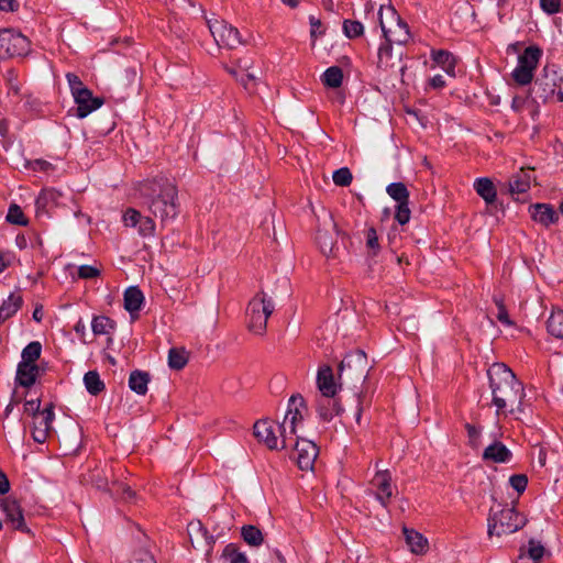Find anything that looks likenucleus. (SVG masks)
Segmentation results:
<instances>
[{
    "label": "nucleus",
    "instance_id": "f257e3e1",
    "mask_svg": "<svg viewBox=\"0 0 563 563\" xmlns=\"http://www.w3.org/2000/svg\"><path fill=\"white\" fill-rule=\"evenodd\" d=\"M489 387L492 389V402L496 407V416L514 413V405L517 404V410L522 411L521 402L525 391L521 382H519L514 372L504 363H494L487 371Z\"/></svg>",
    "mask_w": 563,
    "mask_h": 563
},
{
    "label": "nucleus",
    "instance_id": "f03ea898",
    "mask_svg": "<svg viewBox=\"0 0 563 563\" xmlns=\"http://www.w3.org/2000/svg\"><path fill=\"white\" fill-rule=\"evenodd\" d=\"M143 205L162 223L174 220L179 213L178 189L167 178L145 180L140 186Z\"/></svg>",
    "mask_w": 563,
    "mask_h": 563
},
{
    "label": "nucleus",
    "instance_id": "7ed1b4c3",
    "mask_svg": "<svg viewBox=\"0 0 563 563\" xmlns=\"http://www.w3.org/2000/svg\"><path fill=\"white\" fill-rule=\"evenodd\" d=\"M274 311V302L264 291L257 292L247 306V328L257 335L266 332L267 320Z\"/></svg>",
    "mask_w": 563,
    "mask_h": 563
},
{
    "label": "nucleus",
    "instance_id": "20e7f679",
    "mask_svg": "<svg viewBox=\"0 0 563 563\" xmlns=\"http://www.w3.org/2000/svg\"><path fill=\"white\" fill-rule=\"evenodd\" d=\"M527 523V519L515 508L506 507L498 511L492 510L488 517V536L501 537L511 534Z\"/></svg>",
    "mask_w": 563,
    "mask_h": 563
},
{
    "label": "nucleus",
    "instance_id": "39448f33",
    "mask_svg": "<svg viewBox=\"0 0 563 563\" xmlns=\"http://www.w3.org/2000/svg\"><path fill=\"white\" fill-rule=\"evenodd\" d=\"M560 74L545 66L542 73L536 78L529 92V100L532 103L541 104L556 99V87Z\"/></svg>",
    "mask_w": 563,
    "mask_h": 563
},
{
    "label": "nucleus",
    "instance_id": "423d86ee",
    "mask_svg": "<svg viewBox=\"0 0 563 563\" xmlns=\"http://www.w3.org/2000/svg\"><path fill=\"white\" fill-rule=\"evenodd\" d=\"M254 435L258 442L264 443L269 450H282L288 448L290 439L280 423L272 420H260L255 422Z\"/></svg>",
    "mask_w": 563,
    "mask_h": 563
},
{
    "label": "nucleus",
    "instance_id": "0eeeda50",
    "mask_svg": "<svg viewBox=\"0 0 563 563\" xmlns=\"http://www.w3.org/2000/svg\"><path fill=\"white\" fill-rule=\"evenodd\" d=\"M367 355L362 350H355L345 355L339 364V379L363 380L367 379L369 371Z\"/></svg>",
    "mask_w": 563,
    "mask_h": 563
},
{
    "label": "nucleus",
    "instance_id": "6e6552de",
    "mask_svg": "<svg viewBox=\"0 0 563 563\" xmlns=\"http://www.w3.org/2000/svg\"><path fill=\"white\" fill-rule=\"evenodd\" d=\"M30 49L31 43L26 36L13 30H0V58L23 57Z\"/></svg>",
    "mask_w": 563,
    "mask_h": 563
},
{
    "label": "nucleus",
    "instance_id": "1a4fd4ad",
    "mask_svg": "<svg viewBox=\"0 0 563 563\" xmlns=\"http://www.w3.org/2000/svg\"><path fill=\"white\" fill-rule=\"evenodd\" d=\"M542 51L537 46L527 47L518 57V65L512 70V78L516 84L526 86L532 81L533 71L541 58Z\"/></svg>",
    "mask_w": 563,
    "mask_h": 563
},
{
    "label": "nucleus",
    "instance_id": "9d476101",
    "mask_svg": "<svg viewBox=\"0 0 563 563\" xmlns=\"http://www.w3.org/2000/svg\"><path fill=\"white\" fill-rule=\"evenodd\" d=\"M391 18V24L387 25L383 19V9L379 10V24L386 43L406 44L410 40V32L407 23L400 19L396 11L391 8L387 10Z\"/></svg>",
    "mask_w": 563,
    "mask_h": 563
},
{
    "label": "nucleus",
    "instance_id": "9b49d317",
    "mask_svg": "<svg viewBox=\"0 0 563 563\" xmlns=\"http://www.w3.org/2000/svg\"><path fill=\"white\" fill-rule=\"evenodd\" d=\"M208 27L214 41L220 47L229 49L236 48L239 45L244 44L241 38L240 32L236 27L228 24L223 20H208Z\"/></svg>",
    "mask_w": 563,
    "mask_h": 563
},
{
    "label": "nucleus",
    "instance_id": "f8f14e48",
    "mask_svg": "<svg viewBox=\"0 0 563 563\" xmlns=\"http://www.w3.org/2000/svg\"><path fill=\"white\" fill-rule=\"evenodd\" d=\"M306 410V401L301 395H292L289 398L287 412L280 423L288 437L296 434L297 424L302 422Z\"/></svg>",
    "mask_w": 563,
    "mask_h": 563
},
{
    "label": "nucleus",
    "instance_id": "ddd939ff",
    "mask_svg": "<svg viewBox=\"0 0 563 563\" xmlns=\"http://www.w3.org/2000/svg\"><path fill=\"white\" fill-rule=\"evenodd\" d=\"M294 451L295 453L291 459L296 461L300 470L308 471L313 468L319 450L312 441L297 438Z\"/></svg>",
    "mask_w": 563,
    "mask_h": 563
},
{
    "label": "nucleus",
    "instance_id": "4468645a",
    "mask_svg": "<svg viewBox=\"0 0 563 563\" xmlns=\"http://www.w3.org/2000/svg\"><path fill=\"white\" fill-rule=\"evenodd\" d=\"M0 507L5 515L7 522L10 523L14 530L30 532L24 520L22 507L15 498H3L0 503Z\"/></svg>",
    "mask_w": 563,
    "mask_h": 563
},
{
    "label": "nucleus",
    "instance_id": "2eb2a0df",
    "mask_svg": "<svg viewBox=\"0 0 563 563\" xmlns=\"http://www.w3.org/2000/svg\"><path fill=\"white\" fill-rule=\"evenodd\" d=\"M393 478L388 471H378L371 481L372 487L375 489L376 499L386 507L390 501L395 486H393Z\"/></svg>",
    "mask_w": 563,
    "mask_h": 563
},
{
    "label": "nucleus",
    "instance_id": "dca6fc26",
    "mask_svg": "<svg viewBox=\"0 0 563 563\" xmlns=\"http://www.w3.org/2000/svg\"><path fill=\"white\" fill-rule=\"evenodd\" d=\"M75 103L77 104L76 115L79 119H84L89 115L95 110L99 109L103 104V99L99 97H93L90 89H85L78 91L73 96Z\"/></svg>",
    "mask_w": 563,
    "mask_h": 563
},
{
    "label": "nucleus",
    "instance_id": "f3484780",
    "mask_svg": "<svg viewBox=\"0 0 563 563\" xmlns=\"http://www.w3.org/2000/svg\"><path fill=\"white\" fill-rule=\"evenodd\" d=\"M317 386L320 396L334 397L340 389V384L335 382L333 369L329 365H322L317 373Z\"/></svg>",
    "mask_w": 563,
    "mask_h": 563
},
{
    "label": "nucleus",
    "instance_id": "a211bd4d",
    "mask_svg": "<svg viewBox=\"0 0 563 563\" xmlns=\"http://www.w3.org/2000/svg\"><path fill=\"white\" fill-rule=\"evenodd\" d=\"M401 62V53L398 55L393 54V46L389 43H384L379 46L377 52V67L388 71L396 67H399L400 70L404 69V66H400Z\"/></svg>",
    "mask_w": 563,
    "mask_h": 563
},
{
    "label": "nucleus",
    "instance_id": "6ab92c4d",
    "mask_svg": "<svg viewBox=\"0 0 563 563\" xmlns=\"http://www.w3.org/2000/svg\"><path fill=\"white\" fill-rule=\"evenodd\" d=\"M60 196V192L53 188L43 189L35 201L36 216H48L49 211L58 205Z\"/></svg>",
    "mask_w": 563,
    "mask_h": 563
},
{
    "label": "nucleus",
    "instance_id": "aec40b11",
    "mask_svg": "<svg viewBox=\"0 0 563 563\" xmlns=\"http://www.w3.org/2000/svg\"><path fill=\"white\" fill-rule=\"evenodd\" d=\"M482 459L485 462L509 463L512 459V453L504 443L494 441L484 450Z\"/></svg>",
    "mask_w": 563,
    "mask_h": 563
},
{
    "label": "nucleus",
    "instance_id": "412c9836",
    "mask_svg": "<svg viewBox=\"0 0 563 563\" xmlns=\"http://www.w3.org/2000/svg\"><path fill=\"white\" fill-rule=\"evenodd\" d=\"M531 218L544 225L549 227L559 220V216L552 206L548 203H536L530 207Z\"/></svg>",
    "mask_w": 563,
    "mask_h": 563
},
{
    "label": "nucleus",
    "instance_id": "4be33fe9",
    "mask_svg": "<svg viewBox=\"0 0 563 563\" xmlns=\"http://www.w3.org/2000/svg\"><path fill=\"white\" fill-rule=\"evenodd\" d=\"M343 411L340 402L334 397L320 396L318 398V413L323 421H330Z\"/></svg>",
    "mask_w": 563,
    "mask_h": 563
},
{
    "label": "nucleus",
    "instance_id": "5701e85b",
    "mask_svg": "<svg viewBox=\"0 0 563 563\" xmlns=\"http://www.w3.org/2000/svg\"><path fill=\"white\" fill-rule=\"evenodd\" d=\"M40 374V367L36 364L20 362L16 368L15 380L23 387H31L34 385Z\"/></svg>",
    "mask_w": 563,
    "mask_h": 563
},
{
    "label": "nucleus",
    "instance_id": "b1692460",
    "mask_svg": "<svg viewBox=\"0 0 563 563\" xmlns=\"http://www.w3.org/2000/svg\"><path fill=\"white\" fill-rule=\"evenodd\" d=\"M474 189L488 206H492L496 201L497 190L492 179L487 177L477 178L474 183Z\"/></svg>",
    "mask_w": 563,
    "mask_h": 563
},
{
    "label": "nucleus",
    "instance_id": "393cba45",
    "mask_svg": "<svg viewBox=\"0 0 563 563\" xmlns=\"http://www.w3.org/2000/svg\"><path fill=\"white\" fill-rule=\"evenodd\" d=\"M531 180V170L521 168L520 172L514 175L509 180L510 192L512 195L527 192L530 189Z\"/></svg>",
    "mask_w": 563,
    "mask_h": 563
},
{
    "label": "nucleus",
    "instance_id": "a878e982",
    "mask_svg": "<svg viewBox=\"0 0 563 563\" xmlns=\"http://www.w3.org/2000/svg\"><path fill=\"white\" fill-rule=\"evenodd\" d=\"M144 302L143 292L139 287L132 286L124 291V308L130 312H139Z\"/></svg>",
    "mask_w": 563,
    "mask_h": 563
},
{
    "label": "nucleus",
    "instance_id": "bb28decb",
    "mask_svg": "<svg viewBox=\"0 0 563 563\" xmlns=\"http://www.w3.org/2000/svg\"><path fill=\"white\" fill-rule=\"evenodd\" d=\"M433 62L440 66L448 75L455 76L456 59L454 55L448 51H434L432 53Z\"/></svg>",
    "mask_w": 563,
    "mask_h": 563
},
{
    "label": "nucleus",
    "instance_id": "cd10ccee",
    "mask_svg": "<svg viewBox=\"0 0 563 563\" xmlns=\"http://www.w3.org/2000/svg\"><path fill=\"white\" fill-rule=\"evenodd\" d=\"M23 299L20 295L11 294L0 306V323L4 322L21 308Z\"/></svg>",
    "mask_w": 563,
    "mask_h": 563
},
{
    "label": "nucleus",
    "instance_id": "c85d7f7f",
    "mask_svg": "<svg viewBox=\"0 0 563 563\" xmlns=\"http://www.w3.org/2000/svg\"><path fill=\"white\" fill-rule=\"evenodd\" d=\"M150 383V374L143 371H133L129 377V387L137 395H145L147 393V385Z\"/></svg>",
    "mask_w": 563,
    "mask_h": 563
},
{
    "label": "nucleus",
    "instance_id": "c756f323",
    "mask_svg": "<svg viewBox=\"0 0 563 563\" xmlns=\"http://www.w3.org/2000/svg\"><path fill=\"white\" fill-rule=\"evenodd\" d=\"M406 542L409 545L411 552L416 554L423 553L428 548V541L423 536L415 530L404 529Z\"/></svg>",
    "mask_w": 563,
    "mask_h": 563
},
{
    "label": "nucleus",
    "instance_id": "7c9ffc66",
    "mask_svg": "<svg viewBox=\"0 0 563 563\" xmlns=\"http://www.w3.org/2000/svg\"><path fill=\"white\" fill-rule=\"evenodd\" d=\"M84 384L87 391L92 396L99 395L104 389V384L96 371H89L85 374Z\"/></svg>",
    "mask_w": 563,
    "mask_h": 563
},
{
    "label": "nucleus",
    "instance_id": "2f4dec72",
    "mask_svg": "<svg viewBox=\"0 0 563 563\" xmlns=\"http://www.w3.org/2000/svg\"><path fill=\"white\" fill-rule=\"evenodd\" d=\"M114 328V321L106 316L93 317L91 321V329L95 335L110 334Z\"/></svg>",
    "mask_w": 563,
    "mask_h": 563
},
{
    "label": "nucleus",
    "instance_id": "473e14b6",
    "mask_svg": "<svg viewBox=\"0 0 563 563\" xmlns=\"http://www.w3.org/2000/svg\"><path fill=\"white\" fill-rule=\"evenodd\" d=\"M547 329L551 335L563 339V310L552 311L547 322Z\"/></svg>",
    "mask_w": 563,
    "mask_h": 563
},
{
    "label": "nucleus",
    "instance_id": "72a5a7b5",
    "mask_svg": "<svg viewBox=\"0 0 563 563\" xmlns=\"http://www.w3.org/2000/svg\"><path fill=\"white\" fill-rule=\"evenodd\" d=\"M241 534L243 540L251 547H260L264 541L262 531L252 525L243 526Z\"/></svg>",
    "mask_w": 563,
    "mask_h": 563
},
{
    "label": "nucleus",
    "instance_id": "f704fd0d",
    "mask_svg": "<svg viewBox=\"0 0 563 563\" xmlns=\"http://www.w3.org/2000/svg\"><path fill=\"white\" fill-rule=\"evenodd\" d=\"M343 81V71L339 66L329 67L322 75V82L330 88H339Z\"/></svg>",
    "mask_w": 563,
    "mask_h": 563
},
{
    "label": "nucleus",
    "instance_id": "c9c22d12",
    "mask_svg": "<svg viewBox=\"0 0 563 563\" xmlns=\"http://www.w3.org/2000/svg\"><path fill=\"white\" fill-rule=\"evenodd\" d=\"M387 194L397 202V205L406 203L409 199V191L405 184L393 183L386 188Z\"/></svg>",
    "mask_w": 563,
    "mask_h": 563
},
{
    "label": "nucleus",
    "instance_id": "e433bc0d",
    "mask_svg": "<svg viewBox=\"0 0 563 563\" xmlns=\"http://www.w3.org/2000/svg\"><path fill=\"white\" fill-rule=\"evenodd\" d=\"M54 418V406L53 404H49L45 409L41 411L38 419H34L33 428H41L42 430L51 431Z\"/></svg>",
    "mask_w": 563,
    "mask_h": 563
},
{
    "label": "nucleus",
    "instance_id": "4c0bfd02",
    "mask_svg": "<svg viewBox=\"0 0 563 563\" xmlns=\"http://www.w3.org/2000/svg\"><path fill=\"white\" fill-rule=\"evenodd\" d=\"M109 473L110 471L106 468L96 467L90 472L89 481L98 488V489H107L111 488L109 486Z\"/></svg>",
    "mask_w": 563,
    "mask_h": 563
},
{
    "label": "nucleus",
    "instance_id": "58836bf2",
    "mask_svg": "<svg viewBox=\"0 0 563 563\" xmlns=\"http://www.w3.org/2000/svg\"><path fill=\"white\" fill-rule=\"evenodd\" d=\"M42 353V345L37 341L29 343L22 351L21 362L35 364Z\"/></svg>",
    "mask_w": 563,
    "mask_h": 563
},
{
    "label": "nucleus",
    "instance_id": "ea45409f",
    "mask_svg": "<svg viewBox=\"0 0 563 563\" xmlns=\"http://www.w3.org/2000/svg\"><path fill=\"white\" fill-rule=\"evenodd\" d=\"M317 243L321 252L329 256L333 252L335 244L334 238L327 231L318 230L316 235Z\"/></svg>",
    "mask_w": 563,
    "mask_h": 563
},
{
    "label": "nucleus",
    "instance_id": "a19ab883",
    "mask_svg": "<svg viewBox=\"0 0 563 563\" xmlns=\"http://www.w3.org/2000/svg\"><path fill=\"white\" fill-rule=\"evenodd\" d=\"M188 362V356L183 349H170L168 353V365L174 369H181Z\"/></svg>",
    "mask_w": 563,
    "mask_h": 563
},
{
    "label": "nucleus",
    "instance_id": "79ce46f5",
    "mask_svg": "<svg viewBox=\"0 0 563 563\" xmlns=\"http://www.w3.org/2000/svg\"><path fill=\"white\" fill-rule=\"evenodd\" d=\"M222 555L228 559L230 563H249L246 555L240 552L234 543L225 545Z\"/></svg>",
    "mask_w": 563,
    "mask_h": 563
},
{
    "label": "nucleus",
    "instance_id": "37998d69",
    "mask_svg": "<svg viewBox=\"0 0 563 563\" xmlns=\"http://www.w3.org/2000/svg\"><path fill=\"white\" fill-rule=\"evenodd\" d=\"M343 32L349 38H356L363 35L364 26L360 21L356 20H344Z\"/></svg>",
    "mask_w": 563,
    "mask_h": 563
},
{
    "label": "nucleus",
    "instance_id": "c03bdc74",
    "mask_svg": "<svg viewBox=\"0 0 563 563\" xmlns=\"http://www.w3.org/2000/svg\"><path fill=\"white\" fill-rule=\"evenodd\" d=\"M544 547L533 539L528 542V549H525L526 555L533 562L539 563L544 555Z\"/></svg>",
    "mask_w": 563,
    "mask_h": 563
},
{
    "label": "nucleus",
    "instance_id": "a18cd8bd",
    "mask_svg": "<svg viewBox=\"0 0 563 563\" xmlns=\"http://www.w3.org/2000/svg\"><path fill=\"white\" fill-rule=\"evenodd\" d=\"M109 492L112 495L120 496L122 499H124L126 501L132 500L135 495L130 486H128L126 484H123V483H119V482H113L111 485V488H109Z\"/></svg>",
    "mask_w": 563,
    "mask_h": 563
},
{
    "label": "nucleus",
    "instance_id": "49530a36",
    "mask_svg": "<svg viewBox=\"0 0 563 563\" xmlns=\"http://www.w3.org/2000/svg\"><path fill=\"white\" fill-rule=\"evenodd\" d=\"M10 223L25 225L27 223L22 209L18 205H11L7 214Z\"/></svg>",
    "mask_w": 563,
    "mask_h": 563
},
{
    "label": "nucleus",
    "instance_id": "de8ad7c7",
    "mask_svg": "<svg viewBox=\"0 0 563 563\" xmlns=\"http://www.w3.org/2000/svg\"><path fill=\"white\" fill-rule=\"evenodd\" d=\"M333 183L336 186L345 187L352 183V173L347 167H342L333 173Z\"/></svg>",
    "mask_w": 563,
    "mask_h": 563
},
{
    "label": "nucleus",
    "instance_id": "09e8293b",
    "mask_svg": "<svg viewBox=\"0 0 563 563\" xmlns=\"http://www.w3.org/2000/svg\"><path fill=\"white\" fill-rule=\"evenodd\" d=\"M494 302L497 307V314H496L497 320L507 327L512 325L514 323L508 316V312L504 305L503 299L499 297H494Z\"/></svg>",
    "mask_w": 563,
    "mask_h": 563
},
{
    "label": "nucleus",
    "instance_id": "8fccbe9b",
    "mask_svg": "<svg viewBox=\"0 0 563 563\" xmlns=\"http://www.w3.org/2000/svg\"><path fill=\"white\" fill-rule=\"evenodd\" d=\"M142 218L143 216L140 211L134 208H129L123 214V223L125 227L135 228L140 224Z\"/></svg>",
    "mask_w": 563,
    "mask_h": 563
},
{
    "label": "nucleus",
    "instance_id": "3c124183",
    "mask_svg": "<svg viewBox=\"0 0 563 563\" xmlns=\"http://www.w3.org/2000/svg\"><path fill=\"white\" fill-rule=\"evenodd\" d=\"M101 271L97 266L81 265L78 267L77 275L81 279H93L99 277Z\"/></svg>",
    "mask_w": 563,
    "mask_h": 563
},
{
    "label": "nucleus",
    "instance_id": "603ef678",
    "mask_svg": "<svg viewBox=\"0 0 563 563\" xmlns=\"http://www.w3.org/2000/svg\"><path fill=\"white\" fill-rule=\"evenodd\" d=\"M510 486L518 493L522 494L528 485V477L525 474H516L509 478Z\"/></svg>",
    "mask_w": 563,
    "mask_h": 563
},
{
    "label": "nucleus",
    "instance_id": "864d4df0",
    "mask_svg": "<svg viewBox=\"0 0 563 563\" xmlns=\"http://www.w3.org/2000/svg\"><path fill=\"white\" fill-rule=\"evenodd\" d=\"M155 232V222L151 217H144L141 219L139 224V233L142 236H151Z\"/></svg>",
    "mask_w": 563,
    "mask_h": 563
},
{
    "label": "nucleus",
    "instance_id": "5fc2aeb1",
    "mask_svg": "<svg viewBox=\"0 0 563 563\" xmlns=\"http://www.w3.org/2000/svg\"><path fill=\"white\" fill-rule=\"evenodd\" d=\"M66 79L73 96L76 95L78 91L87 89V87L82 84L81 79L74 73H67Z\"/></svg>",
    "mask_w": 563,
    "mask_h": 563
},
{
    "label": "nucleus",
    "instance_id": "6e6d98bb",
    "mask_svg": "<svg viewBox=\"0 0 563 563\" xmlns=\"http://www.w3.org/2000/svg\"><path fill=\"white\" fill-rule=\"evenodd\" d=\"M395 219L401 225H404V224L409 222V220H410V210L408 208V202L397 205L396 213H395Z\"/></svg>",
    "mask_w": 563,
    "mask_h": 563
},
{
    "label": "nucleus",
    "instance_id": "4d7b16f0",
    "mask_svg": "<svg viewBox=\"0 0 563 563\" xmlns=\"http://www.w3.org/2000/svg\"><path fill=\"white\" fill-rule=\"evenodd\" d=\"M366 246L376 255L379 250L377 232L374 228L366 231Z\"/></svg>",
    "mask_w": 563,
    "mask_h": 563
},
{
    "label": "nucleus",
    "instance_id": "13d9d810",
    "mask_svg": "<svg viewBox=\"0 0 563 563\" xmlns=\"http://www.w3.org/2000/svg\"><path fill=\"white\" fill-rule=\"evenodd\" d=\"M540 5L548 14H554L560 11L561 0H540Z\"/></svg>",
    "mask_w": 563,
    "mask_h": 563
},
{
    "label": "nucleus",
    "instance_id": "bf43d9fd",
    "mask_svg": "<svg viewBox=\"0 0 563 563\" xmlns=\"http://www.w3.org/2000/svg\"><path fill=\"white\" fill-rule=\"evenodd\" d=\"M371 402V398L364 391L357 394V411H356V421L360 423L362 412L365 407H367Z\"/></svg>",
    "mask_w": 563,
    "mask_h": 563
},
{
    "label": "nucleus",
    "instance_id": "052dcab7",
    "mask_svg": "<svg viewBox=\"0 0 563 563\" xmlns=\"http://www.w3.org/2000/svg\"><path fill=\"white\" fill-rule=\"evenodd\" d=\"M40 408H41L40 399L27 400L24 404L25 412L32 415L33 419H38V416L41 415Z\"/></svg>",
    "mask_w": 563,
    "mask_h": 563
},
{
    "label": "nucleus",
    "instance_id": "680f3d73",
    "mask_svg": "<svg viewBox=\"0 0 563 563\" xmlns=\"http://www.w3.org/2000/svg\"><path fill=\"white\" fill-rule=\"evenodd\" d=\"M465 429L467 431L470 444L473 448H477L478 446V441H479V435H481V430L477 429L475 426L470 424V423L465 424Z\"/></svg>",
    "mask_w": 563,
    "mask_h": 563
},
{
    "label": "nucleus",
    "instance_id": "e2e57ef3",
    "mask_svg": "<svg viewBox=\"0 0 563 563\" xmlns=\"http://www.w3.org/2000/svg\"><path fill=\"white\" fill-rule=\"evenodd\" d=\"M19 9L16 0H0V11L14 12Z\"/></svg>",
    "mask_w": 563,
    "mask_h": 563
},
{
    "label": "nucleus",
    "instance_id": "0e129e2a",
    "mask_svg": "<svg viewBox=\"0 0 563 563\" xmlns=\"http://www.w3.org/2000/svg\"><path fill=\"white\" fill-rule=\"evenodd\" d=\"M49 431L42 430L41 428L32 429V438L37 443H44L48 437Z\"/></svg>",
    "mask_w": 563,
    "mask_h": 563
},
{
    "label": "nucleus",
    "instance_id": "69168bd1",
    "mask_svg": "<svg viewBox=\"0 0 563 563\" xmlns=\"http://www.w3.org/2000/svg\"><path fill=\"white\" fill-rule=\"evenodd\" d=\"M10 490V482L4 472L0 470V495H4Z\"/></svg>",
    "mask_w": 563,
    "mask_h": 563
},
{
    "label": "nucleus",
    "instance_id": "338daca9",
    "mask_svg": "<svg viewBox=\"0 0 563 563\" xmlns=\"http://www.w3.org/2000/svg\"><path fill=\"white\" fill-rule=\"evenodd\" d=\"M134 563H156L153 555L146 551H141L135 558Z\"/></svg>",
    "mask_w": 563,
    "mask_h": 563
},
{
    "label": "nucleus",
    "instance_id": "774afa93",
    "mask_svg": "<svg viewBox=\"0 0 563 563\" xmlns=\"http://www.w3.org/2000/svg\"><path fill=\"white\" fill-rule=\"evenodd\" d=\"M430 86L434 89H441L445 86V80L442 75H435L430 79Z\"/></svg>",
    "mask_w": 563,
    "mask_h": 563
}]
</instances>
